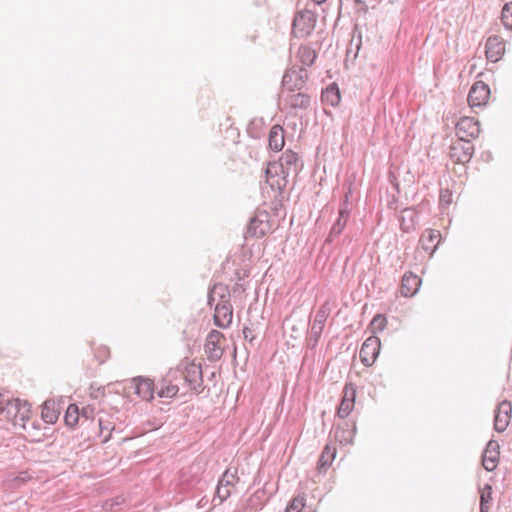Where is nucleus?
I'll list each match as a JSON object with an SVG mask.
<instances>
[{"label": "nucleus", "instance_id": "obj_34", "mask_svg": "<svg viewBox=\"0 0 512 512\" xmlns=\"http://www.w3.org/2000/svg\"><path fill=\"white\" fill-rule=\"evenodd\" d=\"M386 325H387V319L385 316H383L381 314H377L376 316H374V318L371 322L372 330L374 333L383 331L385 329Z\"/></svg>", "mask_w": 512, "mask_h": 512}, {"label": "nucleus", "instance_id": "obj_30", "mask_svg": "<svg viewBox=\"0 0 512 512\" xmlns=\"http://www.w3.org/2000/svg\"><path fill=\"white\" fill-rule=\"evenodd\" d=\"M492 500V487L489 484H486L481 489L480 494V512H489L490 511V501Z\"/></svg>", "mask_w": 512, "mask_h": 512}, {"label": "nucleus", "instance_id": "obj_35", "mask_svg": "<svg viewBox=\"0 0 512 512\" xmlns=\"http://www.w3.org/2000/svg\"><path fill=\"white\" fill-rule=\"evenodd\" d=\"M230 495H231V491H230L229 487H225L218 482V485L216 488V495H215L213 501H215L217 498L219 500L218 504H222Z\"/></svg>", "mask_w": 512, "mask_h": 512}, {"label": "nucleus", "instance_id": "obj_41", "mask_svg": "<svg viewBox=\"0 0 512 512\" xmlns=\"http://www.w3.org/2000/svg\"><path fill=\"white\" fill-rule=\"evenodd\" d=\"M218 290L225 291L226 288L221 284L214 285L213 289L209 292V302L212 301V294L216 293Z\"/></svg>", "mask_w": 512, "mask_h": 512}, {"label": "nucleus", "instance_id": "obj_29", "mask_svg": "<svg viewBox=\"0 0 512 512\" xmlns=\"http://www.w3.org/2000/svg\"><path fill=\"white\" fill-rule=\"evenodd\" d=\"M22 401L19 399H11L8 396V401L5 405H3V413H5L8 420L11 422L17 416L18 408L20 407Z\"/></svg>", "mask_w": 512, "mask_h": 512}, {"label": "nucleus", "instance_id": "obj_22", "mask_svg": "<svg viewBox=\"0 0 512 512\" xmlns=\"http://www.w3.org/2000/svg\"><path fill=\"white\" fill-rule=\"evenodd\" d=\"M59 409L54 400H46L42 406V418L46 423L53 424L58 420Z\"/></svg>", "mask_w": 512, "mask_h": 512}, {"label": "nucleus", "instance_id": "obj_16", "mask_svg": "<svg viewBox=\"0 0 512 512\" xmlns=\"http://www.w3.org/2000/svg\"><path fill=\"white\" fill-rule=\"evenodd\" d=\"M486 57L491 62H497L505 51V43L497 35L490 36L486 41Z\"/></svg>", "mask_w": 512, "mask_h": 512}, {"label": "nucleus", "instance_id": "obj_24", "mask_svg": "<svg viewBox=\"0 0 512 512\" xmlns=\"http://www.w3.org/2000/svg\"><path fill=\"white\" fill-rule=\"evenodd\" d=\"M354 400H355V391L351 390L350 394L348 391H345V395L340 403V406L338 408V415L341 418L346 417L354 406Z\"/></svg>", "mask_w": 512, "mask_h": 512}, {"label": "nucleus", "instance_id": "obj_23", "mask_svg": "<svg viewBox=\"0 0 512 512\" xmlns=\"http://www.w3.org/2000/svg\"><path fill=\"white\" fill-rule=\"evenodd\" d=\"M341 100L340 90L336 83L329 84L325 91L322 89V103L336 106Z\"/></svg>", "mask_w": 512, "mask_h": 512}, {"label": "nucleus", "instance_id": "obj_5", "mask_svg": "<svg viewBox=\"0 0 512 512\" xmlns=\"http://www.w3.org/2000/svg\"><path fill=\"white\" fill-rule=\"evenodd\" d=\"M457 139L471 141L478 137L480 133V124L474 118L462 117L456 124Z\"/></svg>", "mask_w": 512, "mask_h": 512}, {"label": "nucleus", "instance_id": "obj_14", "mask_svg": "<svg viewBox=\"0 0 512 512\" xmlns=\"http://www.w3.org/2000/svg\"><path fill=\"white\" fill-rule=\"evenodd\" d=\"M299 162L298 155L291 150H287L282 154L278 162H272V164L279 165L281 173H284L286 176L291 174L296 176L300 167Z\"/></svg>", "mask_w": 512, "mask_h": 512}, {"label": "nucleus", "instance_id": "obj_37", "mask_svg": "<svg viewBox=\"0 0 512 512\" xmlns=\"http://www.w3.org/2000/svg\"><path fill=\"white\" fill-rule=\"evenodd\" d=\"M334 457H335V451L334 450L332 451L330 446L326 445L325 448H324V451H322V456H321L322 468L326 464L331 463V461L334 459Z\"/></svg>", "mask_w": 512, "mask_h": 512}, {"label": "nucleus", "instance_id": "obj_28", "mask_svg": "<svg viewBox=\"0 0 512 512\" xmlns=\"http://www.w3.org/2000/svg\"><path fill=\"white\" fill-rule=\"evenodd\" d=\"M287 102L292 108H307L310 103V97L303 93L291 94Z\"/></svg>", "mask_w": 512, "mask_h": 512}, {"label": "nucleus", "instance_id": "obj_1", "mask_svg": "<svg viewBox=\"0 0 512 512\" xmlns=\"http://www.w3.org/2000/svg\"><path fill=\"white\" fill-rule=\"evenodd\" d=\"M308 490V486L305 487ZM319 491L315 487L308 495L306 491L294 497L287 505L285 512H316L320 504Z\"/></svg>", "mask_w": 512, "mask_h": 512}, {"label": "nucleus", "instance_id": "obj_40", "mask_svg": "<svg viewBox=\"0 0 512 512\" xmlns=\"http://www.w3.org/2000/svg\"><path fill=\"white\" fill-rule=\"evenodd\" d=\"M451 196L449 190H442L440 193V203L449 204L451 202Z\"/></svg>", "mask_w": 512, "mask_h": 512}, {"label": "nucleus", "instance_id": "obj_11", "mask_svg": "<svg viewBox=\"0 0 512 512\" xmlns=\"http://www.w3.org/2000/svg\"><path fill=\"white\" fill-rule=\"evenodd\" d=\"M512 404L504 400L500 402L495 410L494 429L497 432H504L511 420Z\"/></svg>", "mask_w": 512, "mask_h": 512}, {"label": "nucleus", "instance_id": "obj_25", "mask_svg": "<svg viewBox=\"0 0 512 512\" xmlns=\"http://www.w3.org/2000/svg\"><path fill=\"white\" fill-rule=\"evenodd\" d=\"M30 414V405L27 402H22L20 407L18 408L17 416L14 418L12 423L15 426L25 428L27 421L30 419Z\"/></svg>", "mask_w": 512, "mask_h": 512}, {"label": "nucleus", "instance_id": "obj_27", "mask_svg": "<svg viewBox=\"0 0 512 512\" xmlns=\"http://www.w3.org/2000/svg\"><path fill=\"white\" fill-rule=\"evenodd\" d=\"M298 57L303 65L310 66L314 63L317 52L309 46H301L298 50Z\"/></svg>", "mask_w": 512, "mask_h": 512}, {"label": "nucleus", "instance_id": "obj_43", "mask_svg": "<svg viewBox=\"0 0 512 512\" xmlns=\"http://www.w3.org/2000/svg\"><path fill=\"white\" fill-rule=\"evenodd\" d=\"M8 401V395L0 394V414H3V405Z\"/></svg>", "mask_w": 512, "mask_h": 512}, {"label": "nucleus", "instance_id": "obj_32", "mask_svg": "<svg viewBox=\"0 0 512 512\" xmlns=\"http://www.w3.org/2000/svg\"><path fill=\"white\" fill-rule=\"evenodd\" d=\"M501 21L505 28H512V2L506 3L501 11Z\"/></svg>", "mask_w": 512, "mask_h": 512}, {"label": "nucleus", "instance_id": "obj_33", "mask_svg": "<svg viewBox=\"0 0 512 512\" xmlns=\"http://www.w3.org/2000/svg\"><path fill=\"white\" fill-rule=\"evenodd\" d=\"M237 481L238 477L236 472H231L230 470H226L219 479V483L225 487L234 486Z\"/></svg>", "mask_w": 512, "mask_h": 512}, {"label": "nucleus", "instance_id": "obj_10", "mask_svg": "<svg viewBox=\"0 0 512 512\" xmlns=\"http://www.w3.org/2000/svg\"><path fill=\"white\" fill-rule=\"evenodd\" d=\"M490 96V88L482 81H478L471 87L467 101L470 107H480L488 101Z\"/></svg>", "mask_w": 512, "mask_h": 512}, {"label": "nucleus", "instance_id": "obj_2", "mask_svg": "<svg viewBox=\"0 0 512 512\" xmlns=\"http://www.w3.org/2000/svg\"><path fill=\"white\" fill-rule=\"evenodd\" d=\"M317 22V15L310 9H304L295 15L292 33L295 37L304 38L311 34Z\"/></svg>", "mask_w": 512, "mask_h": 512}, {"label": "nucleus", "instance_id": "obj_15", "mask_svg": "<svg viewBox=\"0 0 512 512\" xmlns=\"http://www.w3.org/2000/svg\"><path fill=\"white\" fill-rule=\"evenodd\" d=\"M499 444L495 440H490L482 454V465L487 471L496 469L499 461Z\"/></svg>", "mask_w": 512, "mask_h": 512}, {"label": "nucleus", "instance_id": "obj_4", "mask_svg": "<svg viewBox=\"0 0 512 512\" xmlns=\"http://www.w3.org/2000/svg\"><path fill=\"white\" fill-rule=\"evenodd\" d=\"M224 339L223 333L218 330L209 332L204 345L205 353L209 361H218L221 359L224 349L221 346V340Z\"/></svg>", "mask_w": 512, "mask_h": 512}, {"label": "nucleus", "instance_id": "obj_38", "mask_svg": "<svg viewBox=\"0 0 512 512\" xmlns=\"http://www.w3.org/2000/svg\"><path fill=\"white\" fill-rule=\"evenodd\" d=\"M320 315V310H317V311H314V323L312 325V328H311V339H310V342L313 341V343L311 344V347L312 348H315L316 345H317V342H318V332L315 331V328H316V322L318 321V316Z\"/></svg>", "mask_w": 512, "mask_h": 512}, {"label": "nucleus", "instance_id": "obj_42", "mask_svg": "<svg viewBox=\"0 0 512 512\" xmlns=\"http://www.w3.org/2000/svg\"><path fill=\"white\" fill-rule=\"evenodd\" d=\"M243 335H244V338L246 340H249L250 342H252L253 339H254V336L252 335V330L250 328H248V327H245L243 329Z\"/></svg>", "mask_w": 512, "mask_h": 512}, {"label": "nucleus", "instance_id": "obj_9", "mask_svg": "<svg viewBox=\"0 0 512 512\" xmlns=\"http://www.w3.org/2000/svg\"><path fill=\"white\" fill-rule=\"evenodd\" d=\"M185 382L189 387L197 393L203 390V375L201 365L195 363H189L184 372L182 373Z\"/></svg>", "mask_w": 512, "mask_h": 512}, {"label": "nucleus", "instance_id": "obj_17", "mask_svg": "<svg viewBox=\"0 0 512 512\" xmlns=\"http://www.w3.org/2000/svg\"><path fill=\"white\" fill-rule=\"evenodd\" d=\"M135 384V393L143 400L151 401L154 398V389L156 384L149 379L142 376L133 378Z\"/></svg>", "mask_w": 512, "mask_h": 512}, {"label": "nucleus", "instance_id": "obj_47", "mask_svg": "<svg viewBox=\"0 0 512 512\" xmlns=\"http://www.w3.org/2000/svg\"><path fill=\"white\" fill-rule=\"evenodd\" d=\"M314 1V4H320V0H313Z\"/></svg>", "mask_w": 512, "mask_h": 512}, {"label": "nucleus", "instance_id": "obj_8", "mask_svg": "<svg viewBox=\"0 0 512 512\" xmlns=\"http://www.w3.org/2000/svg\"><path fill=\"white\" fill-rule=\"evenodd\" d=\"M265 174L266 182L269 184L272 190L281 193L285 189L288 182L287 178L289 176H286L284 173H281L279 165L269 163L268 167L266 168Z\"/></svg>", "mask_w": 512, "mask_h": 512}, {"label": "nucleus", "instance_id": "obj_45", "mask_svg": "<svg viewBox=\"0 0 512 512\" xmlns=\"http://www.w3.org/2000/svg\"><path fill=\"white\" fill-rule=\"evenodd\" d=\"M99 427H100L101 432L103 431V429H105V426L102 425L101 420H99Z\"/></svg>", "mask_w": 512, "mask_h": 512}, {"label": "nucleus", "instance_id": "obj_46", "mask_svg": "<svg viewBox=\"0 0 512 512\" xmlns=\"http://www.w3.org/2000/svg\"><path fill=\"white\" fill-rule=\"evenodd\" d=\"M316 468L319 469L320 468V458L318 459V461L316 462Z\"/></svg>", "mask_w": 512, "mask_h": 512}, {"label": "nucleus", "instance_id": "obj_21", "mask_svg": "<svg viewBox=\"0 0 512 512\" xmlns=\"http://www.w3.org/2000/svg\"><path fill=\"white\" fill-rule=\"evenodd\" d=\"M268 143L270 149L274 151H281L284 147V130L279 125H274L268 135Z\"/></svg>", "mask_w": 512, "mask_h": 512}, {"label": "nucleus", "instance_id": "obj_12", "mask_svg": "<svg viewBox=\"0 0 512 512\" xmlns=\"http://www.w3.org/2000/svg\"><path fill=\"white\" fill-rule=\"evenodd\" d=\"M267 218L266 213H258L252 217L247 227L246 237H263L270 228Z\"/></svg>", "mask_w": 512, "mask_h": 512}, {"label": "nucleus", "instance_id": "obj_19", "mask_svg": "<svg viewBox=\"0 0 512 512\" xmlns=\"http://www.w3.org/2000/svg\"><path fill=\"white\" fill-rule=\"evenodd\" d=\"M421 280L413 273H405L402 277L401 295L404 297L413 296L419 289Z\"/></svg>", "mask_w": 512, "mask_h": 512}, {"label": "nucleus", "instance_id": "obj_36", "mask_svg": "<svg viewBox=\"0 0 512 512\" xmlns=\"http://www.w3.org/2000/svg\"><path fill=\"white\" fill-rule=\"evenodd\" d=\"M346 220H347V215L345 216L344 213L342 211H340V216H339L337 222L331 228L330 237L340 234V232L342 231V228L345 225Z\"/></svg>", "mask_w": 512, "mask_h": 512}, {"label": "nucleus", "instance_id": "obj_13", "mask_svg": "<svg viewBox=\"0 0 512 512\" xmlns=\"http://www.w3.org/2000/svg\"><path fill=\"white\" fill-rule=\"evenodd\" d=\"M233 318V308L229 300H222L217 303L214 311V324L219 328L230 326Z\"/></svg>", "mask_w": 512, "mask_h": 512}, {"label": "nucleus", "instance_id": "obj_26", "mask_svg": "<svg viewBox=\"0 0 512 512\" xmlns=\"http://www.w3.org/2000/svg\"><path fill=\"white\" fill-rule=\"evenodd\" d=\"M416 213L412 208H406L401 211L399 221L403 231H409L414 227Z\"/></svg>", "mask_w": 512, "mask_h": 512}, {"label": "nucleus", "instance_id": "obj_18", "mask_svg": "<svg viewBox=\"0 0 512 512\" xmlns=\"http://www.w3.org/2000/svg\"><path fill=\"white\" fill-rule=\"evenodd\" d=\"M301 72L302 71H298L294 68L287 70L282 78L283 88L290 92L294 91L295 89H301L304 84Z\"/></svg>", "mask_w": 512, "mask_h": 512}, {"label": "nucleus", "instance_id": "obj_44", "mask_svg": "<svg viewBox=\"0 0 512 512\" xmlns=\"http://www.w3.org/2000/svg\"><path fill=\"white\" fill-rule=\"evenodd\" d=\"M90 413H92V409H90L89 407H86V408H83L82 409V412L80 415H82L83 417H85L86 419L89 418V415Z\"/></svg>", "mask_w": 512, "mask_h": 512}, {"label": "nucleus", "instance_id": "obj_31", "mask_svg": "<svg viewBox=\"0 0 512 512\" xmlns=\"http://www.w3.org/2000/svg\"><path fill=\"white\" fill-rule=\"evenodd\" d=\"M80 417L79 408L76 404H70L65 413V423L68 426H75Z\"/></svg>", "mask_w": 512, "mask_h": 512}, {"label": "nucleus", "instance_id": "obj_39", "mask_svg": "<svg viewBox=\"0 0 512 512\" xmlns=\"http://www.w3.org/2000/svg\"><path fill=\"white\" fill-rule=\"evenodd\" d=\"M123 502H124V498L117 497L114 500L106 501L104 504V508L106 510H110L112 512H117L118 510L115 507L121 505Z\"/></svg>", "mask_w": 512, "mask_h": 512}, {"label": "nucleus", "instance_id": "obj_7", "mask_svg": "<svg viewBox=\"0 0 512 512\" xmlns=\"http://www.w3.org/2000/svg\"><path fill=\"white\" fill-rule=\"evenodd\" d=\"M380 347H381V342H380L379 338H377L376 336L368 337L364 341V343L362 344V347L360 349L361 362L365 366H371L375 362V360L380 352Z\"/></svg>", "mask_w": 512, "mask_h": 512}, {"label": "nucleus", "instance_id": "obj_3", "mask_svg": "<svg viewBox=\"0 0 512 512\" xmlns=\"http://www.w3.org/2000/svg\"><path fill=\"white\" fill-rule=\"evenodd\" d=\"M473 154L474 145L471 141L457 139L450 145L449 156L456 163H468Z\"/></svg>", "mask_w": 512, "mask_h": 512}, {"label": "nucleus", "instance_id": "obj_6", "mask_svg": "<svg viewBox=\"0 0 512 512\" xmlns=\"http://www.w3.org/2000/svg\"><path fill=\"white\" fill-rule=\"evenodd\" d=\"M180 372L178 370H170L165 377L160 379L156 384L157 395L160 398H173L177 395L179 387L173 384Z\"/></svg>", "mask_w": 512, "mask_h": 512}, {"label": "nucleus", "instance_id": "obj_20", "mask_svg": "<svg viewBox=\"0 0 512 512\" xmlns=\"http://www.w3.org/2000/svg\"><path fill=\"white\" fill-rule=\"evenodd\" d=\"M440 237L441 234L438 230H426L420 238L421 247L432 255L440 242Z\"/></svg>", "mask_w": 512, "mask_h": 512}]
</instances>
